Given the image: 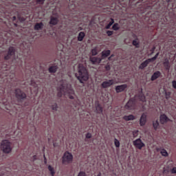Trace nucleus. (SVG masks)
Returning a JSON list of instances; mask_svg holds the SVG:
<instances>
[{
	"label": "nucleus",
	"instance_id": "1",
	"mask_svg": "<svg viewBox=\"0 0 176 176\" xmlns=\"http://www.w3.org/2000/svg\"><path fill=\"white\" fill-rule=\"evenodd\" d=\"M60 86L58 87V97H62L63 94L67 93L70 100L75 98V91L71 88V85L68 84L66 80H62L60 82Z\"/></svg>",
	"mask_w": 176,
	"mask_h": 176
},
{
	"label": "nucleus",
	"instance_id": "2",
	"mask_svg": "<svg viewBox=\"0 0 176 176\" xmlns=\"http://www.w3.org/2000/svg\"><path fill=\"white\" fill-rule=\"evenodd\" d=\"M76 78H77L80 83H85V82L89 80L87 69L82 64H79L78 66V73L76 74Z\"/></svg>",
	"mask_w": 176,
	"mask_h": 176
},
{
	"label": "nucleus",
	"instance_id": "3",
	"mask_svg": "<svg viewBox=\"0 0 176 176\" xmlns=\"http://www.w3.org/2000/svg\"><path fill=\"white\" fill-rule=\"evenodd\" d=\"M1 149L4 153H10L12 152V145L8 140H3L1 144Z\"/></svg>",
	"mask_w": 176,
	"mask_h": 176
},
{
	"label": "nucleus",
	"instance_id": "4",
	"mask_svg": "<svg viewBox=\"0 0 176 176\" xmlns=\"http://www.w3.org/2000/svg\"><path fill=\"white\" fill-rule=\"evenodd\" d=\"M73 159L74 156L72 154L68 151H66L63 157V163H72Z\"/></svg>",
	"mask_w": 176,
	"mask_h": 176
},
{
	"label": "nucleus",
	"instance_id": "5",
	"mask_svg": "<svg viewBox=\"0 0 176 176\" xmlns=\"http://www.w3.org/2000/svg\"><path fill=\"white\" fill-rule=\"evenodd\" d=\"M133 144L134 145V146L135 148H137L138 149H142V148H144V146H145V143L142 142V140H141L140 138L136 139L135 140H134L133 142Z\"/></svg>",
	"mask_w": 176,
	"mask_h": 176
},
{
	"label": "nucleus",
	"instance_id": "6",
	"mask_svg": "<svg viewBox=\"0 0 176 176\" xmlns=\"http://www.w3.org/2000/svg\"><path fill=\"white\" fill-rule=\"evenodd\" d=\"M15 95L17 100H24V98L27 97V95H25L24 92L21 91L19 89L15 90Z\"/></svg>",
	"mask_w": 176,
	"mask_h": 176
},
{
	"label": "nucleus",
	"instance_id": "7",
	"mask_svg": "<svg viewBox=\"0 0 176 176\" xmlns=\"http://www.w3.org/2000/svg\"><path fill=\"white\" fill-rule=\"evenodd\" d=\"M114 84L115 81L113 80H107L102 82L101 86L103 89H108V87H111Z\"/></svg>",
	"mask_w": 176,
	"mask_h": 176
},
{
	"label": "nucleus",
	"instance_id": "8",
	"mask_svg": "<svg viewBox=\"0 0 176 176\" xmlns=\"http://www.w3.org/2000/svg\"><path fill=\"white\" fill-rule=\"evenodd\" d=\"M135 107V98H133L129 100V102L125 105L126 109H134Z\"/></svg>",
	"mask_w": 176,
	"mask_h": 176
},
{
	"label": "nucleus",
	"instance_id": "9",
	"mask_svg": "<svg viewBox=\"0 0 176 176\" xmlns=\"http://www.w3.org/2000/svg\"><path fill=\"white\" fill-rule=\"evenodd\" d=\"M15 52H16V50H14V47H10L8 49V54L6 56H5L4 59L9 60V58H10L11 56H14Z\"/></svg>",
	"mask_w": 176,
	"mask_h": 176
},
{
	"label": "nucleus",
	"instance_id": "10",
	"mask_svg": "<svg viewBox=\"0 0 176 176\" xmlns=\"http://www.w3.org/2000/svg\"><path fill=\"white\" fill-rule=\"evenodd\" d=\"M89 61H91V63L92 64H94V65H97V64H100V63H101V61H102V58H98V57H90L89 58Z\"/></svg>",
	"mask_w": 176,
	"mask_h": 176
},
{
	"label": "nucleus",
	"instance_id": "11",
	"mask_svg": "<svg viewBox=\"0 0 176 176\" xmlns=\"http://www.w3.org/2000/svg\"><path fill=\"white\" fill-rule=\"evenodd\" d=\"M126 89H127V85L126 84L118 85L116 87V93H122V91H124Z\"/></svg>",
	"mask_w": 176,
	"mask_h": 176
},
{
	"label": "nucleus",
	"instance_id": "12",
	"mask_svg": "<svg viewBox=\"0 0 176 176\" xmlns=\"http://www.w3.org/2000/svg\"><path fill=\"white\" fill-rule=\"evenodd\" d=\"M160 76H162V72L159 71L155 72L151 76V80L153 82L154 80H156V79L160 78Z\"/></svg>",
	"mask_w": 176,
	"mask_h": 176
},
{
	"label": "nucleus",
	"instance_id": "13",
	"mask_svg": "<svg viewBox=\"0 0 176 176\" xmlns=\"http://www.w3.org/2000/svg\"><path fill=\"white\" fill-rule=\"evenodd\" d=\"M140 126H145V124H146V114H142L140 119Z\"/></svg>",
	"mask_w": 176,
	"mask_h": 176
},
{
	"label": "nucleus",
	"instance_id": "14",
	"mask_svg": "<svg viewBox=\"0 0 176 176\" xmlns=\"http://www.w3.org/2000/svg\"><path fill=\"white\" fill-rule=\"evenodd\" d=\"M57 69H58V65H57V64H54L49 67V72L51 74L57 72Z\"/></svg>",
	"mask_w": 176,
	"mask_h": 176
},
{
	"label": "nucleus",
	"instance_id": "15",
	"mask_svg": "<svg viewBox=\"0 0 176 176\" xmlns=\"http://www.w3.org/2000/svg\"><path fill=\"white\" fill-rule=\"evenodd\" d=\"M164 67L166 71H170V68H171V65H170V60L168 58H165L163 63Z\"/></svg>",
	"mask_w": 176,
	"mask_h": 176
},
{
	"label": "nucleus",
	"instance_id": "16",
	"mask_svg": "<svg viewBox=\"0 0 176 176\" xmlns=\"http://www.w3.org/2000/svg\"><path fill=\"white\" fill-rule=\"evenodd\" d=\"M58 23V18L56 16H51L50 17V25H56Z\"/></svg>",
	"mask_w": 176,
	"mask_h": 176
},
{
	"label": "nucleus",
	"instance_id": "17",
	"mask_svg": "<svg viewBox=\"0 0 176 176\" xmlns=\"http://www.w3.org/2000/svg\"><path fill=\"white\" fill-rule=\"evenodd\" d=\"M149 63H151L149 59H146V60H144L143 63L140 64V65L139 66V69H144V68H146Z\"/></svg>",
	"mask_w": 176,
	"mask_h": 176
},
{
	"label": "nucleus",
	"instance_id": "18",
	"mask_svg": "<svg viewBox=\"0 0 176 176\" xmlns=\"http://www.w3.org/2000/svg\"><path fill=\"white\" fill-rule=\"evenodd\" d=\"M135 100H140V101H142V102H144L146 101L145 100V96L142 93H140L138 95L135 96Z\"/></svg>",
	"mask_w": 176,
	"mask_h": 176
},
{
	"label": "nucleus",
	"instance_id": "19",
	"mask_svg": "<svg viewBox=\"0 0 176 176\" xmlns=\"http://www.w3.org/2000/svg\"><path fill=\"white\" fill-rule=\"evenodd\" d=\"M170 121V119L166 116L165 114L160 116V122L162 124H164V123H166V122Z\"/></svg>",
	"mask_w": 176,
	"mask_h": 176
},
{
	"label": "nucleus",
	"instance_id": "20",
	"mask_svg": "<svg viewBox=\"0 0 176 176\" xmlns=\"http://www.w3.org/2000/svg\"><path fill=\"white\" fill-rule=\"evenodd\" d=\"M111 54V50H105L102 52V60H104V58H107L109 55Z\"/></svg>",
	"mask_w": 176,
	"mask_h": 176
},
{
	"label": "nucleus",
	"instance_id": "21",
	"mask_svg": "<svg viewBox=\"0 0 176 176\" xmlns=\"http://www.w3.org/2000/svg\"><path fill=\"white\" fill-rule=\"evenodd\" d=\"M43 28V23H36L34 25L35 31H39V30H42Z\"/></svg>",
	"mask_w": 176,
	"mask_h": 176
},
{
	"label": "nucleus",
	"instance_id": "22",
	"mask_svg": "<svg viewBox=\"0 0 176 176\" xmlns=\"http://www.w3.org/2000/svg\"><path fill=\"white\" fill-rule=\"evenodd\" d=\"M124 120H126V122H129V120H134L135 119V117L133 115L129 116H124L123 117Z\"/></svg>",
	"mask_w": 176,
	"mask_h": 176
},
{
	"label": "nucleus",
	"instance_id": "23",
	"mask_svg": "<svg viewBox=\"0 0 176 176\" xmlns=\"http://www.w3.org/2000/svg\"><path fill=\"white\" fill-rule=\"evenodd\" d=\"M85 35L86 34H85V32H80L78 36V42H82V41H83V38H85Z\"/></svg>",
	"mask_w": 176,
	"mask_h": 176
},
{
	"label": "nucleus",
	"instance_id": "24",
	"mask_svg": "<svg viewBox=\"0 0 176 176\" xmlns=\"http://www.w3.org/2000/svg\"><path fill=\"white\" fill-rule=\"evenodd\" d=\"M158 151H160V153L162 156H164L165 157H166V156H168V153H167V151H166V149H158Z\"/></svg>",
	"mask_w": 176,
	"mask_h": 176
},
{
	"label": "nucleus",
	"instance_id": "25",
	"mask_svg": "<svg viewBox=\"0 0 176 176\" xmlns=\"http://www.w3.org/2000/svg\"><path fill=\"white\" fill-rule=\"evenodd\" d=\"M153 126L154 130H157L159 129V121L157 120L153 121Z\"/></svg>",
	"mask_w": 176,
	"mask_h": 176
},
{
	"label": "nucleus",
	"instance_id": "26",
	"mask_svg": "<svg viewBox=\"0 0 176 176\" xmlns=\"http://www.w3.org/2000/svg\"><path fill=\"white\" fill-rule=\"evenodd\" d=\"M48 170L50 172V174L52 176H54V174H56V172L54 171V168L52 166H48Z\"/></svg>",
	"mask_w": 176,
	"mask_h": 176
},
{
	"label": "nucleus",
	"instance_id": "27",
	"mask_svg": "<svg viewBox=\"0 0 176 176\" xmlns=\"http://www.w3.org/2000/svg\"><path fill=\"white\" fill-rule=\"evenodd\" d=\"M115 23V21L113 20V19H111V21L109 23V24L107 25H106L105 28L106 30H109V28H111V26Z\"/></svg>",
	"mask_w": 176,
	"mask_h": 176
},
{
	"label": "nucleus",
	"instance_id": "28",
	"mask_svg": "<svg viewBox=\"0 0 176 176\" xmlns=\"http://www.w3.org/2000/svg\"><path fill=\"white\" fill-rule=\"evenodd\" d=\"M96 111L98 113H102V107H101V105H100V104H96Z\"/></svg>",
	"mask_w": 176,
	"mask_h": 176
},
{
	"label": "nucleus",
	"instance_id": "29",
	"mask_svg": "<svg viewBox=\"0 0 176 176\" xmlns=\"http://www.w3.org/2000/svg\"><path fill=\"white\" fill-rule=\"evenodd\" d=\"M112 29L114 30V31H118L120 29V27L119 26V23H114L113 27H112Z\"/></svg>",
	"mask_w": 176,
	"mask_h": 176
},
{
	"label": "nucleus",
	"instance_id": "30",
	"mask_svg": "<svg viewBox=\"0 0 176 176\" xmlns=\"http://www.w3.org/2000/svg\"><path fill=\"white\" fill-rule=\"evenodd\" d=\"M91 54L92 56H97V54H98V49L97 48V47H94L91 50Z\"/></svg>",
	"mask_w": 176,
	"mask_h": 176
},
{
	"label": "nucleus",
	"instance_id": "31",
	"mask_svg": "<svg viewBox=\"0 0 176 176\" xmlns=\"http://www.w3.org/2000/svg\"><path fill=\"white\" fill-rule=\"evenodd\" d=\"M132 45H133V46H135V47H140V41H138V39L133 40L132 42Z\"/></svg>",
	"mask_w": 176,
	"mask_h": 176
},
{
	"label": "nucleus",
	"instance_id": "32",
	"mask_svg": "<svg viewBox=\"0 0 176 176\" xmlns=\"http://www.w3.org/2000/svg\"><path fill=\"white\" fill-rule=\"evenodd\" d=\"M114 145L116 148H119V146H120V142H119L116 138L114 139Z\"/></svg>",
	"mask_w": 176,
	"mask_h": 176
},
{
	"label": "nucleus",
	"instance_id": "33",
	"mask_svg": "<svg viewBox=\"0 0 176 176\" xmlns=\"http://www.w3.org/2000/svg\"><path fill=\"white\" fill-rule=\"evenodd\" d=\"M157 57H159V52H157L154 57L151 58H148L150 61V63L151 61H155V60H156V58H157Z\"/></svg>",
	"mask_w": 176,
	"mask_h": 176
},
{
	"label": "nucleus",
	"instance_id": "34",
	"mask_svg": "<svg viewBox=\"0 0 176 176\" xmlns=\"http://www.w3.org/2000/svg\"><path fill=\"white\" fill-rule=\"evenodd\" d=\"M30 85L34 87V89H38V84L35 83L33 80H31Z\"/></svg>",
	"mask_w": 176,
	"mask_h": 176
},
{
	"label": "nucleus",
	"instance_id": "35",
	"mask_svg": "<svg viewBox=\"0 0 176 176\" xmlns=\"http://www.w3.org/2000/svg\"><path fill=\"white\" fill-rule=\"evenodd\" d=\"M58 108V107L57 106V103H54V104L52 105V111H57Z\"/></svg>",
	"mask_w": 176,
	"mask_h": 176
},
{
	"label": "nucleus",
	"instance_id": "36",
	"mask_svg": "<svg viewBox=\"0 0 176 176\" xmlns=\"http://www.w3.org/2000/svg\"><path fill=\"white\" fill-rule=\"evenodd\" d=\"M46 0H36V3L38 4V5H43V3H45V1Z\"/></svg>",
	"mask_w": 176,
	"mask_h": 176
},
{
	"label": "nucleus",
	"instance_id": "37",
	"mask_svg": "<svg viewBox=\"0 0 176 176\" xmlns=\"http://www.w3.org/2000/svg\"><path fill=\"white\" fill-rule=\"evenodd\" d=\"M107 34L108 36H112V35H113V31L108 30Z\"/></svg>",
	"mask_w": 176,
	"mask_h": 176
},
{
	"label": "nucleus",
	"instance_id": "38",
	"mask_svg": "<svg viewBox=\"0 0 176 176\" xmlns=\"http://www.w3.org/2000/svg\"><path fill=\"white\" fill-rule=\"evenodd\" d=\"M18 19H19V21H21V23H23V21H24L25 20V18L21 16H19Z\"/></svg>",
	"mask_w": 176,
	"mask_h": 176
},
{
	"label": "nucleus",
	"instance_id": "39",
	"mask_svg": "<svg viewBox=\"0 0 176 176\" xmlns=\"http://www.w3.org/2000/svg\"><path fill=\"white\" fill-rule=\"evenodd\" d=\"M106 71H111V65H106V66L104 67Z\"/></svg>",
	"mask_w": 176,
	"mask_h": 176
},
{
	"label": "nucleus",
	"instance_id": "40",
	"mask_svg": "<svg viewBox=\"0 0 176 176\" xmlns=\"http://www.w3.org/2000/svg\"><path fill=\"white\" fill-rule=\"evenodd\" d=\"M172 86H173V89H176V80L172 81Z\"/></svg>",
	"mask_w": 176,
	"mask_h": 176
},
{
	"label": "nucleus",
	"instance_id": "41",
	"mask_svg": "<svg viewBox=\"0 0 176 176\" xmlns=\"http://www.w3.org/2000/svg\"><path fill=\"white\" fill-rule=\"evenodd\" d=\"M78 176H86V173L85 172H80Z\"/></svg>",
	"mask_w": 176,
	"mask_h": 176
},
{
	"label": "nucleus",
	"instance_id": "42",
	"mask_svg": "<svg viewBox=\"0 0 176 176\" xmlns=\"http://www.w3.org/2000/svg\"><path fill=\"white\" fill-rule=\"evenodd\" d=\"M133 137H137V134H138V131H133Z\"/></svg>",
	"mask_w": 176,
	"mask_h": 176
},
{
	"label": "nucleus",
	"instance_id": "43",
	"mask_svg": "<svg viewBox=\"0 0 176 176\" xmlns=\"http://www.w3.org/2000/svg\"><path fill=\"white\" fill-rule=\"evenodd\" d=\"M86 138H91V133H87Z\"/></svg>",
	"mask_w": 176,
	"mask_h": 176
},
{
	"label": "nucleus",
	"instance_id": "44",
	"mask_svg": "<svg viewBox=\"0 0 176 176\" xmlns=\"http://www.w3.org/2000/svg\"><path fill=\"white\" fill-rule=\"evenodd\" d=\"M166 94V98H170V95L171 94L170 92H168Z\"/></svg>",
	"mask_w": 176,
	"mask_h": 176
},
{
	"label": "nucleus",
	"instance_id": "45",
	"mask_svg": "<svg viewBox=\"0 0 176 176\" xmlns=\"http://www.w3.org/2000/svg\"><path fill=\"white\" fill-rule=\"evenodd\" d=\"M5 175V173L3 171L0 172V176Z\"/></svg>",
	"mask_w": 176,
	"mask_h": 176
},
{
	"label": "nucleus",
	"instance_id": "46",
	"mask_svg": "<svg viewBox=\"0 0 176 176\" xmlns=\"http://www.w3.org/2000/svg\"><path fill=\"white\" fill-rule=\"evenodd\" d=\"M156 49V47H153L152 49H151V52L153 53V52H155V50Z\"/></svg>",
	"mask_w": 176,
	"mask_h": 176
},
{
	"label": "nucleus",
	"instance_id": "47",
	"mask_svg": "<svg viewBox=\"0 0 176 176\" xmlns=\"http://www.w3.org/2000/svg\"><path fill=\"white\" fill-rule=\"evenodd\" d=\"M8 82H9L10 83V82H12V80H9V77L8 78Z\"/></svg>",
	"mask_w": 176,
	"mask_h": 176
},
{
	"label": "nucleus",
	"instance_id": "48",
	"mask_svg": "<svg viewBox=\"0 0 176 176\" xmlns=\"http://www.w3.org/2000/svg\"><path fill=\"white\" fill-rule=\"evenodd\" d=\"M14 78V74H12L11 79H13Z\"/></svg>",
	"mask_w": 176,
	"mask_h": 176
},
{
	"label": "nucleus",
	"instance_id": "49",
	"mask_svg": "<svg viewBox=\"0 0 176 176\" xmlns=\"http://www.w3.org/2000/svg\"><path fill=\"white\" fill-rule=\"evenodd\" d=\"M111 58H112L111 56L109 57L108 60H109L111 61Z\"/></svg>",
	"mask_w": 176,
	"mask_h": 176
},
{
	"label": "nucleus",
	"instance_id": "50",
	"mask_svg": "<svg viewBox=\"0 0 176 176\" xmlns=\"http://www.w3.org/2000/svg\"><path fill=\"white\" fill-rule=\"evenodd\" d=\"M13 20H16V16H13Z\"/></svg>",
	"mask_w": 176,
	"mask_h": 176
},
{
	"label": "nucleus",
	"instance_id": "51",
	"mask_svg": "<svg viewBox=\"0 0 176 176\" xmlns=\"http://www.w3.org/2000/svg\"><path fill=\"white\" fill-rule=\"evenodd\" d=\"M97 176H101V173H98Z\"/></svg>",
	"mask_w": 176,
	"mask_h": 176
},
{
	"label": "nucleus",
	"instance_id": "52",
	"mask_svg": "<svg viewBox=\"0 0 176 176\" xmlns=\"http://www.w3.org/2000/svg\"><path fill=\"white\" fill-rule=\"evenodd\" d=\"M113 56H114L113 54H111L110 57H111V58H112V57H113Z\"/></svg>",
	"mask_w": 176,
	"mask_h": 176
},
{
	"label": "nucleus",
	"instance_id": "53",
	"mask_svg": "<svg viewBox=\"0 0 176 176\" xmlns=\"http://www.w3.org/2000/svg\"><path fill=\"white\" fill-rule=\"evenodd\" d=\"M14 25H15V27H17V24L16 23H14Z\"/></svg>",
	"mask_w": 176,
	"mask_h": 176
},
{
	"label": "nucleus",
	"instance_id": "54",
	"mask_svg": "<svg viewBox=\"0 0 176 176\" xmlns=\"http://www.w3.org/2000/svg\"><path fill=\"white\" fill-rule=\"evenodd\" d=\"M34 159H35V157H36V155H34Z\"/></svg>",
	"mask_w": 176,
	"mask_h": 176
},
{
	"label": "nucleus",
	"instance_id": "55",
	"mask_svg": "<svg viewBox=\"0 0 176 176\" xmlns=\"http://www.w3.org/2000/svg\"><path fill=\"white\" fill-rule=\"evenodd\" d=\"M167 1V2H168V0H166Z\"/></svg>",
	"mask_w": 176,
	"mask_h": 176
}]
</instances>
